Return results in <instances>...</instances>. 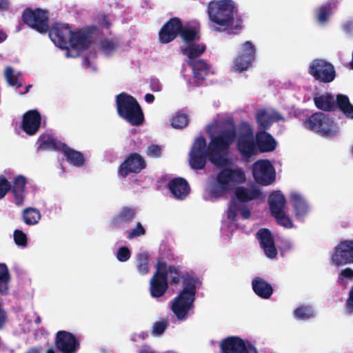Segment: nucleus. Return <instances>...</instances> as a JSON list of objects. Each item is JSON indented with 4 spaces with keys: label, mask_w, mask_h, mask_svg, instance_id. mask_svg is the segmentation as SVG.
Returning a JSON list of instances; mask_svg holds the SVG:
<instances>
[{
    "label": "nucleus",
    "mask_w": 353,
    "mask_h": 353,
    "mask_svg": "<svg viewBox=\"0 0 353 353\" xmlns=\"http://www.w3.org/2000/svg\"><path fill=\"white\" fill-rule=\"evenodd\" d=\"M285 198L281 191L273 192L268 197V204L271 214L282 212L285 205Z\"/></svg>",
    "instance_id": "72a5a7b5"
},
{
    "label": "nucleus",
    "mask_w": 353,
    "mask_h": 353,
    "mask_svg": "<svg viewBox=\"0 0 353 353\" xmlns=\"http://www.w3.org/2000/svg\"><path fill=\"white\" fill-rule=\"evenodd\" d=\"M316 107L323 111L334 112L339 109L347 119H353V105L347 95L338 94L334 99L330 92L314 96Z\"/></svg>",
    "instance_id": "423d86ee"
},
{
    "label": "nucleus",
    "mask_w": 353,
    "mask_h": 353,
    "mask_svg": "<svg viewBox=\"0 0 353 353\" xmlns=\"http://www.w3.org/2000/svg\"><path fill=\"white\" fill-rule=\"evenodd\" d=\"M168 188L174 198L181 200L186 198L190 190L188 181L181 177L170 180L168 183Z\"/></svg>",
    "instance_id": "bb28decb"
},
{
    "label": "nucleus",
    "mask_w": 353,
    "mask_h": 353,
    "mask_svg": "<svg viewBox=\"0 0 353 353\" xmlns=\"http://www.w3.org/2000/svg\"><path fill=\"white\" fill-rule=\"evenodd\" d=\"M240 208H241L239 207V205L236 201H232L228 209V219L231 221H234L237 216V212L239 211Z\"/></svg>",
    "instance_id": "603ef678"
},
{
    "label": "nucleus",
    "mask_w": 353,
    "mask_h": 353,
    "mask_svg": "<svg viewBox=\"0 0 353 353\" xmlns=\"http://www.w3.org/2000/svg\"><path fill=\"white\" fill-rule=\"evenodd\" d=\"M332 10V3L322 5L317 12V19L321 23L326 22Z\"/></svg>",
    "instance_id": "c03bdc74"
},
{
    "label": "nucleus",
    "mask_w": 353,
    "mask_h": 353,
    "mask_svg": "<svg viewBox=\"0 0 353 353\" xmlns=\"http://www.w3.org/2000/svg\"><path fill=\"white\" fill-rule=\"evenodd\" d=\"M294 316L299 320H308L314 316V312L311 306L301 305L294 311Z\"/></svg>",
    "instance_id": "ea45409f"
},
{
    "label": "nucleus",
    "mask_w": 353,
    "mask_h": 353,
    "mask_svg": "<svg viewBox=\"0 0 353 353\" xmlns=\"http://www.w3.org/2000/svg\"><path fill=\"white\" fill-rule=\"evenodd\" d=\"M5 75L9 84L17 88L21 86V83H20L18 77L14 75L13 69L11 67L6 68L5 70Z\"/></svg>",
    "instance_id": "a18cd8bd"
},
{
    "label": "nucleus",
    "mask_w": 353,
    "mask_h": 353,
    "mask_svg": "<svg viewBox=\"0 0 353 353\" xmlns=\"http://www.w3.org/2000/svg\"><path fill=\"white\" fill-rule=\"evenodd\" d=\"M137 268L139 274L142 275L148 273V256L146 254L141 253L138 255Z\"/></svg>",
    "instance_id": "a19ab883"
},
{
    "label": "nucleus",
    "mask_w": 353,
    "mask_h": 353,
    "mask_svg": "<svg viewBox=\"0 0 353 353\" xmlns=\"http://www.w3.org/2000/svg\"><path fill=\"white\" fill-rule=\"evenodd\" d=\"M272 216L276 219L278 224L286 228H293L294 225L292 219L286 215L284 211L278 214H274Z\"/></svg>",
    "instance_id": "37998d69"
},
{
    "label": "nucleus",
    "mask_w": 353,
    "mask_h": 353,
    "mask_svg": "<svg viewBox=\"0 0 353 353\" xmlns=\"http://www.w3.org/2000/svg\"><path fill=\"white\" fill-rule=\"evenodd\" d=\"M188 117L185 114L177 113L173 117L171 125L173 128L176 129H181L185 128L188 123Z\"/></svg>",
    "instance_id": "79ce46f5"
},
{
    "label": "nucleus",
    "mask_w": 353,
    "mask_h": 353,
    "mask_svg": "<svg viewBox=\"0 0 353 353\" xmlns=\"http://www.w3.org/2000/svg\"><path fill=\"white\" fill-rule=\"evenodd\" d=\"M145 234V230L140 222L136 223V226L131 231L128 233V239H132L135 237L144 235Z\"/></svg>",
    "instance_id": "8fccbe9b"
},
{
    "label": "nucleus",
    "mask_w": 353,
    "mask_h": 353,
    "mask_svg": "<svg viewBox=\"0 0 353 353\" xmlns=\"http://www.w3.org/2000/svg\"><path fill=\"white\" fill-rule=\"evenodd\" d=\"M188 65L192 68L195 85H203L206 77L210 74V65L203 59L189 60Z\"/></svg>",
    "instance_id": "393cba45"
},
{
    "label": "nucleus",
    "mask_w": 353,
    "mask_h": 353,
    "mask_svg": "<svg viewBox=\"0 0 353 353\" xmlns=\"http://www.w3.org/2000/svg\"><path fill=\"white\" fill-rule=\"evenodd\" d=\"M46 353H57L52 347L47 350Z\"/></svg>",
    "instance_id": "774afa93"
},
{
    "label": "nucleus",
    "mask_w": 353,
    "mask_h": 353,
    "mask_svg": "<svg viewBox=\"0 0 353 353\" xmlns=\"http://www.w3.org/2000/svg\"><path fill=\"white\" fill-rule=\"evenodd\" d=\"M183 28L181 20L178 17L169 19L161 28L159 33V41L162 43L172 41L180 34Z\"/></svg>",
    "instance_id": "412c9836"
},
{
    "label": "nucleus",
    "mask_w": 353,
    "mask_h": 353,
    "mask_svg": "<svg viewBox=\"0 0 353 353\" xmlns=\"http://www.w3.org/2000/svg\"><path fill=\"white\" fill-rule=\"evenodd\" d=\"M22 20L25 24L41 34H45L49 30L48 14L47 11L42 9L26 8L22 13Z\"/></svg>",
    "instance_id": "9d476101"
},
{
    "label": "nucleus",
    "mask_w": 353,
    "mask_h": 353,
    "mask_svg": "<svg viewBox=\"0 0 353 353\" xmlns=\"http://www.w3.org/2000/svg\"><path fill=\"white\" fill-rule=\"evenodd\" d=\"M290 201L294 208L296 219L303 221L310 210L307 203L305 199L297 192L291 194Z\"/></svg>",
    "instance_id": "cd10ccee"
},
{
    "label": "nucleus",
    "mask_w": 353,
    "mask_h": 353,
    "mask_svg": "<svg viewBox=\"0 0 353 353\" xmlns=\"http://www.w3.org/2000/svg\"><path fill=\"white\" fill-rule=\"evenodd\" d=\"M255 53L254 45L250 41H245L241 46V52L234 60V70L241 72L248 70L255 59Z\"/></svg>",
    "instance_id": "2eb2a0df"
},
{
    "label": "nucleus",
    "mask_w": 353,
    "mask_h": 353,
    "mask_svg": "<svg viewBox=\"0 0 353 353\" xmlns=\"http://www.w3.org/2000/svg\"><path fill=\"white\" fill-rule=\"evenodd\" d=\"M61 152L70 164L79 167L84 163L85 160L83 154L70 148L66 144H65V147L63 148Z\"/></svg>",
    "instance_id": "f704fd0d"
},
{
    "label": "nucleus",
    "mask_w": 353,
    "mask_h": 353,
    "mask_svg": "<svg viewBox=\"0 0 353 353\" xmlns=\"http://www.w3.org/2000/svg\"><path fill=\"white\" fill-rule=\"evenodd\" d=\"M146 167L144 159L138 153H130L118 168L119 174L123 178L130 173L138 174Z\"/></svg>",
    "instance_id": "6ab92c4d"
},
{
    "label": "nucleus",
    "mask_w": 353,
    "mask_h": 353,
    "mask_svg": "<svg viewBox=\"0 0 353 353\" xmlns=\"http://www.w3.org/2000/svg\"><path fill=\"white\" fill-rule=\"evenodd\" d=\"M11 191L10 182L3 175H0V199L5 197Z\"/></svg>",
    "instance_id": "09e8293b"
},
{
    "label": "nucleus",
    "mask_w": 353,
    "mask_h": 353,
    "mask_svg": "<svg viewBox=\"0 0 353 353\" xmlns=\"http://www.w3.org/2000/svg\"><path fill=\"white\" fill-rule=\"evenodd\" d=\"M94 35L100 37L99 43H97L98 49L105 55L112 54L118 48L119 43L112 39L103 38V32L95 26H90V49L92 44L97 43L94 40ZM91 52H90V54Z\"/></svg>",
    "instance_id": "aec40b11"
},
{
    "label": "nucleus",
    "mask_w": 353,
    "mask_h": 353,
    "mask_svg": "<svg viewBox=\"0 0 353 353\" xmlns=\"http://www.w3.org/2000/svg\"><path fill=\"white\" fill-rule=\"evenodd\" d=\"M205 50L206 46L204 43H194L181 48L182 53L186 55L189 60H196V58L201 55Z\"/></svg>",
    "instance_id": "e433bc0d"
},
{
    "label": "nucleus",
    "mask_w": 353,
    "mask_h": 353,
    "mask_svg": "<svg viewBox=\"0 0 353 353\" xmlns=\"http://www.w3.org/2000/svg\"><path fill=\"white\" fill-rule=\"evenodd\" d=\"M14 243L21 247H26L28 244V238L26 234L20 230H15L13 233Z\"/></svg>",
    "instance_id": "49530a36"
},
{
    "label": "nucleus",
    "mask_w": 353,
    "mask_h": 353,
    "mask_svg": "<svg viewBox=\"0 0 353 353\" xmlns=\"http://www.w3.org/2000/svg\"><path fill=\"white\" fill-rule=\"evenodd\" d=\"M217 173L216 181L210 185L209 194L216 199L221 198L236 185L243 183L246 176L242 168L222 167Z\"/></svg>",
    "instance_id": "20e7f679"
},
{
    "label": "nucleus",
    "mask_w": 353,
    "mask_h": 353,
    "mask_svg": "<svg viewBox=\"0 0 353 353\" xmlns=\"http://www.w3.org/2000/svg\"><path fill=\"white\" fill-rule=\"evenodd\" d=\"M168 275H170L171 284H178L182 279L184 285L182 291L176 296L171 305V310L179 320L187 318L188 312L193 307L196 292L198 279L189 275L182 274L174 265L167 267Z\"/></svg>",
    "instance_id": "f03ea898"
},
{
    "label": "nucleus",
    "mask_w": 353,
    "mask_h": 353,
    "mask_svg": "<svg viewBox=\"0 0 353 353\" xmlns=\"http://www.w3.org/2000/svg\"><path fill=\"white\" fill-rule=\"evenodd\" d=\"M38 142L39 148L41 150H59L61 152L65 144L57 141L52 135L46 134H41L38 139Z\"/></svg>",
    "instance_id": "473e14b6"
},
{
    "label": "nucleus",
    "mask_w": 353,
    "mask_h": 353,
    "mask_svg": "<svg viewBox=\"0 0 353 353\" xmlns=\"http://www.w3.org/2000/svg\"><path fill=\"white\" fill-rule=\"evenodd\" d=\"M256 120L259 128L261 131L268 130L274 122L283 121L284 117L277 111H268L265 109H260L256 112Z\"/></svg>",
    "instance_id": "b1692460"
},
{
    "label": "nucleus",
    "mask_w": 353,
    "mask_h": 353,
    "mask_svg": "<svg viewBox=\"0 0 353 353\" xmlns=\"http://www.w3.org/2000/svg\"><path fill=\"white\" fill-rule=\"evenodd\" d=\"M308 73L315 81L323 83H331L336 77L334 65L321 59H314L310 63Z\"/></svg>",
    "instance_id": "1a4fd4ad"
},
{
    "label": "nucleus",
    "mask_w": 353,
    "mask_h": 353,
    "mask_svg": "<svg viewBox=\"0 0 353 353\" xmlns=\"http://www.w3.org/2000/svg\"><path fill=\"white\" fill-rule=\"evenodd\" d=\"M208 9L209 17L214 23L213 30L235 34L242 29L243 20L234 19V6L232 0L212 1Z\"/></svg>",
    "instance_id": "7ed1b4c3"
},
{
    "label": "nucleus",
    "mask_w": 353,
    "mask_h": 353,
    "mask_svg": "<svg viewBox=\"0 0 353 353\" xmlns=\"http://www.w3.org/2000/svg\"><path fill=\"white\" fill-rule=\"evenodd\" d=\"M252 174L254 180L262 185H268L275 180L273 165L268 159L258 160L253 164Z\"/></svg>",
    "instance_id": "f8f14e48"
},
{
    "label": "nucleus",
    "mask_w": 353,
    "mask_h": 353,
    "mask_svg": "<svg viewBox=\"0 0 353 353\" xmlns=\"http://www.w3.org/2000/svg\"><path fill=\"white\" fill-rule=\"evenodd\" d=\"M252 286L254 293L264 299H269L273 293L272 285L260 277H256L252 280Z\"/></svg>",
    "instance_id": "2f4dec72"
},
{
    "label": "nucleus",
    "mask_w": 353,
    "mask_h": 353,
    "mask_svg": "<svg viewBox=\"0 0 353 353\" xmlns=\"http://www.w3.org/2000/svg\"><path fill=\"white\" fill-rule=\"evenodd\" d=\"M137 214V210L134 208L123 207L118 214L111 219V224L115 228H119L123 225L132 222Z\"/></svg>",
    "instance_id": "c756f323"
},
{
    "label": "nucleus",
    "mask_w": 353,
    "mask_h": 353,
    "mask_svg": "<svg viewBox=\"0 0 353 353\" xmlns=\"http://www.w3.org/2000/svg\"><path fill=\"white\" fill-rule=\"evenodd\" d=\"M27 181L23 175L14 178L13 184H11V192L14 198V203L18 206L23 205L25 198V188Z\"/></svg>",
    "instance_id": "7c9ffc66"
},
{
    "label": "nucleus",
    "mask_w": 353,
    "mask_h": 353,
    "mask_svg": "<svg viewBox=\"0 0 353 353\" xmlns=\"http://www.w3.org/2000/svg\"><path fill=\"white\" fill-rule=\"evenodd\" d=\"M234 195L236 199L241 203L263 198L261 190L255 185L250 188L245 186H237L234 190Z\"/></svg>",
    "instance_id": "a878e982"
},
{
    "label": "nucleus",
    "mask_w": 353,
    "mask_h": 353,
    "mask_svg": "<svg viewBox=\"0 0 353 353\" xmlns=\"http://www.w3.org/2000/svg\"><path fill=\"white\" fill-rule=\"evenodd\" d=\"M181 39L188 46L198 41L200 38V32L195 27L183 26L179 34Z\"/></svg>",
    "instance_id": "c9c22d12"
},
{
    "label": "nucleus",
    "mask_w": 353,
    "mask_h": 353,
    "mask_svg": "<svg viewBox=\"0 0 353 353\" xmlns=\"http://www.w3.org/2000/svg\"><path fill=\"white\" fill-rule=\"evenodd\" d=\"M41 124V116L37 110H30L23 115L21 128L30 136L34 135Z\"/></svg>",
    "instance_id": "4be33fe9"
},
{
    "label": "nucleus",
    "mask_w": 353,
    "mask_h": 353,
    "mask_svg": "<svg viewBox=\"0 0 353 353\" xmlns=\"http://www.w3.org/2000/svg\"><path fill=\"white\" fill-rule=\"evenodd\" d=\"M155 99L154 96L152 94L148 93L145 95V100L147 103H151Z\"/></svg>",
    "instance_id": "052dcab7"
},
{
    "label": "nucleus",
    "mask_w": 353,
    "mask_h": 353,
    "mask_svg": "<svg viewBox=\"0 0 353 353\" xmlns=\"http://www.w3.org/2000/svg\"><path fill=\"white\" fill-rule=\"evenodd\" d=\"M239 211L243 219H248L251 216V212L248 208H241Z\"/></svg>",
    "instance_id": "bf43d9fd"
},
{
    "label": "nucleus",
    "mask_w": 353,
    "mask_h": 353,
    "mask_svg": "<svg viewBox=\"0 0 353 353\" xmlns=\"http://www.w3.org/2000/svg\"><path fill=\"white\" fill-rule=\"evenodd\" d=\"M41 217L39 210L34 208H27L22 212V219L28 225L37 224L41 219Z\"/></svg>",
    "instance_id": "4c0bfd02"
},
{
    "label": "nucleus",
    "mask_w": 353,
    "mask_h": 353,
    "mask_svg": "<svg viewBox=\"0 0 353 353\" xmlns=\"http://www.w3.org/2000/svg\"><path fill=\"white\" fill-rule=\"evenodd\" d=\"M146 154L151 158H159L161 155V148L158 145H150L147 148Z\"/></svg>",
    "instance_id": "864d4df0"
},
{
    "label": "nucleus",
    "mask_w": 353,
    "mask_h": 353,
    "mask_svg": "<svg viewBox=\"0 0 353 353\" xmlns=\"http://www.w3.org/2000/svg\"><path fill=\"white\" fill-rule=\"evenodd\" d=\"M276 142L274 137L265 131L256 133V152H270L275 150Z\"/></svg>",
    "instance_id": "c85d7f7f"
},
{
    "label": "nucleus",
    "mask_w": 353,
    "mask_h": 353,
    "mask_svg": "<svg viewBox=\"0 0 353 353\" xmlns=\"http://www.w3.org/2000/svg\"><path fill=\"white\" fill-rule=\"evenodd\" d=\"M72 28L68 24L55 23L48 30L51 41L61 49L68 48Z\"/></svg>",
    "instance_id": "a211bd4d"
},
{
    "label": "nucleus",
    "mask_w": 353,
    "mask_h": 353,
    "mask_svg": "<svg viewBox=\"0 0 353 353\" xmlns=\"http://www.w3.org/2000/svg\"><path fill=\"white\" fill-rule=\"evenodd\" d=\"M344 279L352 280L353 279V270L350 268L343 269L339 274L338 281L341 282Z\"/></svg>",
    "instance_id": "5fc2aeb1"
},
{
    "label": "nucleus",
    "mask_w": 353,
    "mask_h": 353,
    "mask_svg": "<svg viewBox=\"0 0 353 353\" xmlns=\"http://www.w3.org/2000/svg\"><path fill=\"white\" fill-rule=\"evenodd\" d=\"M6 38H7L6 34L4 32H3L2 30H0V43L5 41Z\"/></svg>",
    "instance_id": "e2e57ef3"
},
{
    "label": "nucleus",
    "mask_w": 353,
    "mask_h": 353,
    "mask_svg": "<svg viewBox=\"0 0 353 353\" xmlns=\"http://www.w3.org/2000/svg\"><path fill=\"white\" fill-rule=\"evenodd\" d=\"M256 237L265 256L270 259H274L278 252L270 231L267 228L260 229L256 233Z\"/></svg>",
    "instance_id": "5701e85b"
},
{
    "label": "nucleus",
    "mask_w": 353,
    "mask_h": 353,
    "mask_svg": "<svg viewBox=\"0 0 353 353\" xmlns=\"http://www.w3.org/2000/svg\"><path fill=\"white\" fill-rule=\"evenodd\" d=\"M168 288L167 263L159 260L156 265V271L150 282V292L152 297L162 296Z\"/></svg>",
    "instance_id": "9b49d317"
},
{
    "label": "nucleus",
    "mask_w": 353,
    "mask_h": 353,
    "mask_svg": "<svg viewBox=\"0 0 353 353\" xmlns=\"http://www.w3.org/2000/svg\"><path fill=\"white\" fill-rule=\"evenodd\" d=\"M10 281V274L7 265L5 263H0V293L1 294L8 293Z\"/></svg>",
    "instance_id": "58836bf2"
},
{
    "label": "nucleus",
    "mask_w": 353,
    "mask_h": 353,
    "mask_svg": "<svg viewBox=\"0 0 353 353\" xmlns=\"http://www.w3.org/2000/svg\"><path fill=\"white\" fill-rule=\"evenodd\" d=\"M7 6L6 0H0V9L6 8Z\"/></svg>",
    "instance_id": "69168bd1"
},
{
    "label": "nucleus",
    "mask_w": 353,
    "mask_h": 353,
    "mask_svg": "<svg viewBox=\"0 0 353 353\" xmlns=\"http://www.w3.org/2000/svg\"><path fill=\"white\" fill-rule=\"evenodd\" d=\"M236 128L233 126L230 129ZM236 135V148L241 155L249 159L256 154V135L254 137V131L251 125L245 122H241Z\"/></svg>",
    "instance_id": "6e6552de"
},
{
    "label": "nucleus",
    "mask_w": 353,
    "mask_h": 353,
    "mask_svg": "<svg viewBox=\"0 0 353 353\" xmlns=\"http://www.w3.org/2000/svg\"><path fill=\"white\" fill-rule=\"evenodd\" d=\"M236 135L234 128L224 130L217 135H211L208 145L203 136L197 137L190 152V166L194 170H202L205 167L207 159L216 168L226 166L228 163L227 154L235 141Z\"/></svg>",
    "instance_id": "f257e3e1"
},
{
    "label": "nucleus",
    "mask_w": 353,
    "mask_h": 353,
    "mask_svg": "<svg viewBox=\"0 0 353 353\" xmlns=\"http://www.w3.org/2000/svg\"><path fill=\"white\" fill-rule=\"evenodd\" d=\"M98 23L101 26H102L103 28H105L106 29L110 28L112 25L108 16L105 14H103L101 16V19Z\"/></svg>",
    "instance_id": "6e6d98bb"
},
{
    "label": "nucleus",
    "mask_w": 353,
    "mask_h": 353,
    "mask_svg": "<svg viewBox=\"0 0 353 353\" xmlns=\"http://www.w3.org/2000/svg\"><path fill=\"white\" fill-rule=\"evenodd\" d=\"M150 89L153 92H159L161 90V85L158 79H150Z\"/></svg>",
    "instance_id": "4d7b16f0"
},
{
    "label": "nucleus",
    "mask_w": 353,
    "mask_h": 353,
    "mask_svg": "<svg viewBox=\"0 0 353 353\" xmlns=\"http://www.w3.org/2000/svg\"><path fill=\"white\" fill-rule=\"evenodd\" d=\"M83 65L87 68L88 67V57H84L83 59Z\"/></svg>",
    "instance_id": "338daca9"
},
{
    "label": "nucleus",
    "mask_w": 353,
    "mask_h": 353,
    "mask_svg": "<svg viewBox=\"0 0 353 353\" xmlns=\"http://www.w3.org/2000/svg\"><path fill=\"white\" fill-rule=\"evenodd\" d=\"M331 259L337 267L353 263V240L340 241L334 248Z\"/></svg>",
    "instance_id": "f3484780"
},
{
    "label": "nucleus",
    "mask_w": 353,
    "mask_h": 353,
    "mask_svg": "<svg viewBox=\"0 0 353 353\" xmlns=\"http://www.w3.org/2000/svg\"><path fill=\"white\" fill-rule=\"evenodd\" d=\"M88 48V28L71 31L67 54L68 57H76Z\"/></svg>",
    "instance_id": "ddd939ff"
},
{
    "label": "nucleus",
    "mask_w": 353,
    "mask_h": 353,
    "mask_svg": "<svg viewBox=\"0 0 353 353\" xmlns=\"http://www.w3.org/2000/svg\"><path fill=\"white\" fill-rule=\"evenodd\" d=\"M352 23H351V22H347V23H346L344 25V26H343L344 30H347V31H350V29L352 28Z\"/></svg>",
    "instance_id": "0e129e2a"
},
{
    "label": "nucleus",
    "mask_w": 353,
    "mask_h": 353,
    "mask_svg": "<svg viewBox=\"0 0 353 353\" xmlns=\"http://www.w3.org/2000/svg\"><path fill=\"white\" fill-rule=\"evenodd\" d=\"M54 344L60 353H76L80 347L79 339L72 333L65 330L57 332Z\"/></svg>",
    "instance_id": "dca6fc26"
},
{
    "label": "nucleus",
    "mask_w": 353,
    "mask_h": 353,
    "mask_svg": "<svg viewBox=\"0 0 353 353\" xmlns=\"http://www.w3.org/2000/svg\"><path fill=\"white\" fill-rule=\"evenodd\" d=\"M306 129L313 131L322 137H334L339 133V127L334 119L323 112H316L303 122Z\"/></svg>",
    "instance_id": "0eeeda50"
},
{
    "label": "nucleus",
    "mask_w": 353,
    "mask_h": 353,
    "mask_svg": "<svg viewBox=\"0 0 353 353\" xmlns=\"http://www.w3.org/2000/svg\"><path fill=\"white\" fill-rule=\"evenodd\" d=\"M221 353H258L257 349L250 342L245 343L238 336H228L220 343Z\"/></svg>",
    "instance_id": "4468645a"
},
{
    "label": "nucleus",
    "mask_w": 353,
    "mask_h": 353,
    "mask_svg": "<svg viewBox=\"0 0 353 353\" xmlns=\"http://www.w3.org/2000/svg\"><path fill=\"white\" fill-rule=\"evenodd\" d=\"M168 323L165 319L157 321L152 326V334L156 336L161 335L166 330Z\"/></svg>",
    "instance_id": "de8ad7c7"
},
{
    "label": "nucleus",
    "mask_w": 353,
    "mask_h": 353,
    "mask_svg": "<svg viewBox=\"0 0 353 353\" xmlns=\"http://www.w3.org/2000/svg\"><path fill=\"white\" fill-rule=\"evenodd\" d=\"M347 308L349 311H353V285L352 286L346 302Z\"/></svg>",
    "instance_id": "13d9d810"
},
{
    "label": "nucleus",
    "mask_w": 353,
    "mask_h": 353,
    "mask_svg": "<svg viewBox=\"0 0 353 353\" xmlns=\"http://www.w3.org/2000/svg\"><path fill=\"white\" fill-rule=\"evenodd\" d=\"M131 256V252L130 249L126 246H123L119 248L117 253V259L120 262H125Z\"/></svg>",
    "instance_id": "3c124183"
},
{
    "label": "nucleus",
    "mask_w": 353,
    "mask_h": 353,
    "mask_svg": "<svg viewBox=\"0 0 353 353\" xmlns=\"http://www.w3.org/2000/svg\"><path fill=\"white\" fill-rule=\"evenodd\" d=\"M25 353H41V351L37 347H32L30 348Z\"/></svg>",
    "instance_id": "680f3d73"
},
{
    "label": "nucleus",
    "mask_w": 353,
    "mask_h": 353,
    "mask_svg": "<svg viewBox=\"0 0 353 353\" xmlns=\"http://www.w3.org/2000/svg\"><path fill=\"white\" fill-rule=\"evenodd\" d=\"M118 115L133 126H139L144 121V114L137 100L125 92L115 99Z\"/></svg>",
    "instance_id": "39448f33"
}]
</instances>
